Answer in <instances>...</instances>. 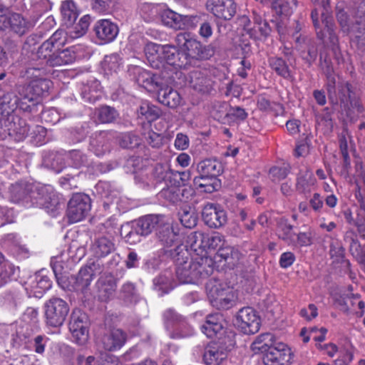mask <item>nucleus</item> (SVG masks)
Instances as JSON below:
<instances>
[{"label":"nucleus","instance_id":"obj_1","mask_svg":"<svg viewBox=\"0 0 365 365\" xmlns=\"http://www.w3.org/2000/svg\"><path fill=\"white\" fill-rule=\"evenodd\" d=\"M165 254L175 263V277L179 283H195L199 279L210 276L214 272L215 262L211 257L202 256L193 259L183 245L165 250Z\"/></svg>","mask_w":365,"mask_h":365},{"label":"nucleus","instance_id":"obj_2","mask_svg":"<svg viewBox=\"0 0 365 365\" xmlns=\"http://www.w3.org/2000/svg\"><path fill=\"white\" fill-rule=\"evenodd\" d=\"M175 41L185 53L189 68L197 66L199 61L210 59L215 53V47L212 44L203 46L200 41L192 38L187 32L178 34Z\"/></svg>","mask_w":365,"mask_h":365},{"label":"nucleus","instance_id":"obj_3","mask_svg":"<svg viewBox=\"0 0 365 365\" xmlns=\"http://www.w3.org/2000/svg\"><path fill=\"white\" fill-rule=\"evenodd\" d=\"M206 290L211 304L218 309H228L236 299L233 288L215 279H210L206 283Z\"/></svg>","mask_w":365,"mask_h":365},{"label":"nucleus","instance_id":"obj_4","mask_svg":"<svg viewBox=\"0 0 365 365\" xmlns=\"http://www.w3.org/2000/svg\"><path fill=\"white\" fill-rule=\"evenodd\" d=\"M233 336L229 334L216 341L209 343L204 349L202 361L205 365H220L227 358L235 346Z\"/></svg>","mask_w":365,"mask_h":365},{"label":"nucleus","instance_id":"obj_5","mask_svg":"<svg viewBox=\"0 0 365 365\" xmlns=\"http://www.w3.org/2000/svg\"><path fill=\"white\" fill-rule=\"evenodd\" d=\"M336 102L330 101L333 105L339 102L344 109H355L358 113H361L364 107L356 93L355 88L348 81H339L336 82Z\"/></svg>","mask_w":365,"mask_h":365},{"label":"nucleus","instance_id":"obj_6","mask_svg":"<svg viewBox=\"0 0 365 365\" xmlns=\"http://www.w3.org/2000/svg\"><path fill=\"white\" fill-rule=\"evenodd\" d=\"M44 309L46 324L52 327H61L69 312L68 303L58 297L48 299L44 304Z\"/></svg>","mask_w":365,"mask_h":365},{"label":"nucleus","instance_id":"obj_7","mask_svg":"<svg viewBox=\"0 0 365 365\" xmlns=\"http://www.w3.org/2000/svg\"><path fill=\"white\" fill-rule=\"evenodd\" d=\"M48 73L47 68L40 63H31L26 70V74L31 78L29 83L37 97L48 93L53 86L52 81L45 77Z\"/></svg>","mask_w":365,"mask_h":365},{"label":"nucleus","instance_id":"obj_8","mask_svg":"<svg viewBox=\"0 0 365 365\" xmlns=\"http://www.w3.org/2000/svg\"><path fill=\"white\" fill-rule=\"evenodd\" d=\"M41 185L26 182H16L9 188L10 199L15 203H21L25 207L35 206Z\"/></svg>","mask_w":365,"mask_h":365},{"label":"nucleus","instance_id":"obj_9","mask_svg":"<svg viewBox=\"0 0 365 365\" xmlns=\"http://www.w3.org/2000/svg\"><path fill=\"white\" fill-rule=\"evenodd\" d=\"M91 208V200L88 195L76 193L68 203L67 217L70 223H75L84 219Z\"/></svg>","mask_w":365,"mask_h":365},{"label":"nucleus","instance_id":"obj_10","mask_svg":"<svg viewBox=\"0 0 365 365\" xmlns=\"http://www.w3.org/2000/svg\"><path fill=\"white\" fill-rule=\"evenodd\" d=\"M69 330L73 341L79 346H84L89 337L87 315L79 310L73 311L69 322Z\"/></svg>","mask_w":365,"mask_h":365},{"label":"nucleus","instance_id":"obj_11","mask_svg":"<svg viewBox=\"0 0 365 365\" xmlns=\"http://www.w3.org/2000/svg\"><path fill=\"white\" fill-rule=\"evenodd\" d=\"M163 216L155 215H148L140 217L133 222L131 230L126 235L128 241L134 242L135 236H147L155 228H158Z\"/></svg>","mask_w":365,"mask_h":365},{"label":"nucleus","instance_id":"obj_12","mask_svg":"<svg viewBox=\"0 0 365 365\" xmlns=\"http://www.w3.org/2000/svg\"><path fill=\"white\" fill-rule=\"evenodd\" d=\"M293 353L291 349L284 343H275L263 355L264 365H289L292 363Z\"/></svg>","mask_w":365,"mask_h":365},{"label":"nucleus","instance_id":"obj_13","mask_svg":"<svg viewBox=\"0 0 365 365\" xmlns=\"http://www.w3.org/2000/svg\"><path fill=\"white\" fill-rule=\"evenodd\" d=\"M236 325L244 334H254L259 330L261 320L253 308L247 307L239 310Z\"/></svg>","mask_w":365,"mask_h":365},{"label":"nucleus","instance_id":"obj_14","mask_svg":"<svg viewBox=\"0 0 365 365\" xmlns=\"http://www.w3.org/2000/svg\"><path fill=\"white\" fill-rule=\"evenodd\" d=\"M101 272V264L96 262H88L82 267L77 275L71 276V280L73 283L72 289L76 291L84 292L91 284L93 277L96 273Z\"/></svg>","mask_w":365,"mask_h":365},{"label":"nucleus","instance_id":"obj_15","mask_svg":"<svg viewBox=\"0 0 365 365\" xmlns=\"http://www.w3.org/2000/svg\"><path fill=\"white\" fill-rule=\"evenodd\" d=\"M202 220L210 228L217 229L227 221V213L217 204L207 203L202 211Z\"/></svg>","mask_w":365,"mask_h":365},{"label":"nucleus","instance_id":"obj_16","mask_svg":"<svg viewBox=\"0 0 365 365\" xmlns=\"http://www.w3.org/2000/svg\"><path fill=\"white\" fill-rule=\"evenodd\" d=\"M183 51H180L177 47L166 44L163 45L162 60L164 61V66H172L175 68L189 69L188 61Z\"/></svg>","mask_w":365,"mask_h":365},{"label":"nucleus","instance_id":"obj_17","mask_svg":"<svg viewBox=\"0 0 365 365\" xmlns=\"http://www.w3.org/2000/svg\"><path fill=\"white\" fill-rule=\"evenodd\" d=\"M32 22L19 12L11 11L9 14V22L6 31L14 36L22 37L33 29Z\"/></svg>","mask_w":365,"mask_h":365},{"label":"nucleus","instance_id":"obj_18","mask_svg":"<svg viewBox=\"0 0 365 365\" xmlns=\"http://www.w3.org/2000/svg\"><path fill=\"white\" fill-rule=\"evenodd\" d=\"M206 6L215 16L224 20L232 19L237 11V4L233 0H208Z\"/></svg>","mask_w":365,"mask_h":365},{"label":"nucleus","instance_id":"obj_19","mask_svg":"<svg viewBox=\"0 0 365 365\" xmlns=\"http://www.w3.org/2000/svg\"><path fill=\"white\" fill-rule=\"evenodd\" d=\"M38 193L35 205L44 208L47 212L55 215L60 207V201L58 195L53 192L52 187L41 185Z\"/></svg>","mask_w":365,"mask_h":365},{"label":"nucleus","instance_id":"obj_20","mask_svg":"<svg viewBox=\"0 0 365 365\" xmlns=\"http://www.w3.org/2000/svg\"><path fill=\"white\" fill-rule=\"evenodd\" d=\"M127 341V334L120 329H113L105 333L100 344L105 351H115L121 349Z\"/></svg>","mask_w":365,"mask_h":365},{"label":"nucleus","instance_id":"obj_21","mask_svg":"<svg viewBox=\"0 0 365 365\" xmlns=\"http://www.w3.org/2000/svg\"><path fill=\"white\" fill-rule=\"evenodd\" d=\"M93 31L96 36L102 43H107L113 41L117 36L119 29L116 24L108 19H101L98 21Z\"/></svg>","mask_w":365,"mask_h":365},{"label":"nucleus","instance_id":"obj_22","mask_svg":"<svg viewBox=\"0 0 365 365\" xmlns=\"http://www.w3.org/2000/svg\"><path fill=\"white\" fill-rule=\"evenodd\" d=\"M190 86L196 91L202 93H208L211 91L212 81L207 70H194L190 72Z\"/></svg>","mask_w":365,"mask_h":365},{"label":"nucleus","instance_id":"obj_23","mask_svg":"<svg viewBox=\"0 0 365 365\" xmlns=\"http://www.w3.org/2000/svg\"><path fill=\"white\" fill-rule=\"evenodd\" d=\"M159 102L170 108H176L181 105L182 97L177 90L168 86L164 81L156 90Z\"/></svg>","mask_w":365,"mask_h":365},{"label":"nucleus","instance_id":"obj_24","mask_svg":"<svg viewBox=\"0 0 365 365\" xmlns=\"http://www.w3.org/2000/svg\"><path fill=\"white\" fill-rule=\"evenodd\" d=\"M115 250V246L113 240L106 236L95 237L90 247L92 255L98 259L109 255Z\"/></svg>","mask_w":365,"mask_h":365},{"label":"nucleus","instance_id":"obj_25","mask_svg":"<svg viewBox=\"0 0 365 365\" xmlns=\"http://www.w3.org/2000/svg\"><path fill=\"white\" fill-rule=\"evenodd\" d=\"M156 236L158 241L165 247H170L178 245V232L177 229L169 223L161 222L157 229Z\"/></svg>","mask_w":365,"mask_h":365},{"label":"nucleus","instance_id":"obj_26","mask_svg":"<svg viewBox=\"0 0 365 365\" xmlns=\"http://www.w3.org/2000/svg\"><path fill=\"white\" fill-rule=\"evenodd\" d=\"M135 73L136 83L148 90L156 91L163 81V79L160 78L157 75L152 74L141 68H136Z\"/></svg>","mask_w":365,"mask_h":365},{"label":"nucleus","instance_id":"obj_27","mask_svg":"<svg viewBox=\"0 0 365 365\" xmlns=\"http://www.w3.org/2000/svg\"><path fill=\"white\" fill-rule=\"evenodd\" d=\"M177 284V281L173 277V271L169 269H165L153 279L154 289L160 292L161 295L173 289Z\"/></svg>","mask_w":365,"mask_h":365},{"label":"nucleus","instance_id":"obj_28","mask_svg":"<svg viewBox=\"0 0 365 365\" xmlns=\"http://www.w3.org/2000/svg\"><path fill=\"white\" fill-rule=\"evenodd\" d=\"M353 31L360 44L365 46V0H361L356 7Z\"/></svg>","mask_w":365,"mask_h":365},{"label":"nucleus","instance_id":"obj_29","mask_svg":"<svg viewBox=\"0 0 365 365\" xmlns=\"http://www.w3.org/2000/svg\"><path fill=\"white\" fill-rule=\"evenodd\" d=\"M90 150L97 156H101L110 150L108 133L104 130L94 133L90 139Z\"/></svg>","mask_w":365,"mask_h":365},{"label":"nucleus","instance_id":"obj_30","mask_svg":"<svg viewBox=\"0 0 365 365\" xmlns=\"http://www.w3.org/2000/svg\"><path fill=\"white\" fill-rule=\"evenodd\" d=\"M222 322V315L219 313L209 314L202 325L201 330L208 338H212L223 331Z\"/></svg>","mask_w":365,"mask_h":365},{"label":"nucleus","instance_id":"obj_31","mask_svg":"<svg viewBox=\"0 0 365 365\" xmlns=\"http://www.w3.org/2000/svg\"><path fill=\"white\" fill-rule=\"evenodd\" d=\"M345 240L349 243V252L361 269L365 272V250L362 248L354 232H346Z\"/></svg>","mask_w":365,"mask_h":365},{"label":"nucleus","instance_id":"obj_32","mask_svg":"<svg viewBox=\"0 0 365 365\" xmlns=\"http://www.w3.org/2000/svg\"><path fill=\"white\" fill-rule=\"evenodd\" d=\"M116 280L110 275L102 276L97 282L98 295L101 301L110 299L116 290Z\"/></svg>","mask_w":365,"mask_h":365},{"label":"nucleus","instance_id":"obj_33","mask_svg":"<svg viewBox=\"0 0 365 365\" xmlns=\"http://www.w3.org/2000/svg\"><path fill=\"white\" fill-rule=\"evenodd\" d=\"M163 46L153 42L146 43L144 47V52L150 66L155 69H161L164 66V61L162 60Z\"/></svg>","mask_w":365,"mask_h":365},{"label":"nucleus","instance_id":"obj_34","mask_svg":"<svg viewBox=\"0 0 365 365\" xmlns=\"http://www.w3.org/2000/svg\"><path fill=\"white\" fill-rule=\"evenodd\" d=\"M320 66L327 76L326 90L329 101L336 102V78L333 75L334 69L329 60L320 59Z\"/></svg>","mask_w":365,"mask_h":365},{"label":"nucleus","instance_id":"obj_35","mask_svg":"<svg viewBox=\"0 0 365 365\" xmlns=\"http://www.w3.org/2000/svg\"><path fill=\"white\" fill-rule=\"evenodd\" d=\"M336 15L342 31L350 35L352 43H355L359 48L362 50L364 49L365 46H361L358 41V38L354 35L353 31L354 22L353 24H350L349 16L347 12L343 9H340L339 6H337Z\"/></svg>","mask_w":365,"mask_h":365},{"label":"nucleus","instance_id":"obj_36","mask_svg":"<svg viewBox=\"0 0 365 365\" xmlns=\"http://www.w3.org/2000/svg\"><path fill=\"white\" fill-rule=\"evenodd\" d=\"M197 170L200 175L217 178L222 172V165L216 159L207 158L197 163Z\"/></svg>","mask_w":365,"mask_h":365},{"label":"nucleus","instance_id":"obj_37","mask_svg":"<svg viewBox=\"0 0 365 365\" xmlns=\"http://www.w3.org/2000/svg\"><path fill=\"white\" fill-rule=\"evenodd\" d=\"M76 58V53L69 49H63L61 48L56 49L51 58L47 61V66L55 67L61 66L72 63Z\"/></svg>","mask_w":365,"mask_h":365},{"label":"nucleus","instance_id":"obj_38","mask_svg":"<svg viewBox=\"0 0 365 365\" xmlns=\"http://www.w3.org/2000/svg\"><path fill=\"white\" fill-rule=\"evenodd\" d=\"M196 188L200 192L212 193L221 187V182L217 178L209 176H197L193 180Z\"/></svg>","mask_w":365,"mask_h":365},{"label":"nucleus","instance_id":"obj_39","mask_svg":"<svg viewBox=\"0 0 365 365\" xmlns=\"http://www.w3.org/2000/svg\"><path fill=\"white\" fill-rule=\"evenodd\" d=\"M28 286L26 289H29L34 297H41L51 287V282L47 276L38 274L30 279Z\"/></svg>","mask_w":365,"mask_h":365},{"label":"nucleus","instance_id":"obj_40","mask_svg":"<svg viewBox=\"0 0 365 365\" xmlns=\"http://www.w3.org/2000/svg\"><path fill=\"white\" fill-rule=\"evenodd\" d=\"M61 13L63 24L66 27L73 26L78 16L77 8L72 0H66L62 2Z\"/></svg>","mask_w":365,"mask_h":365},{"label":"nucleus","instance_id":"obj_41","mask_svg":"<svg viewBox=\"0 0 365 365\" xmlns=\"http://www.w3.org/2000/svg\"><path fill=\"white\" fill-rule=\"evenodd\" d=\"M293 228V225L289 223L287 219L280 218L277 222V232L279 239L284 241L288 245L293 244L296 235Z\"/></svg>","mask_w":365,"mask_h":365},{"label":"nucleus","instance_id":"obj_42","mask_svg":"<svg viewBox=\"0 0 365 365\" xmlns=\"http://www.w3.org/2000/svg\"><path fill=\"white\" fill-rule=\"evenodd\" d=\"M151 175L156 184L165 182V185H168L172 182L173 171L168 165L158 163L153 167Z\"/></svg>","mask_w":365,"mask_h":365},{"label":"nucleus","instance_id":"obj_43","mask_svg":"<svg viewBox=\"0 0 365 365\" xmlns=\"http://www.w3.org/2000/svg\"><path fill=\"white\" fill-rule=\"evenodd\" d=\"M29 132L30 126L23 120L18 119L17 122L9 123V135L16 141H21L25 139Z\"/></svg>","mask_w":365,"mask_h":365},{"label":"nucleus","instance_id":"obj_44","mask_svg":"<svg viewBox=\"0 0 365 365\" xmlns=\"http://www.w3.org/2000/svg\"><path fill=\"white\" fill-rule=\"evenodd\" d=\"M185 18L170 9L164 11L161 14L163 24L175 30L184 29L185 26Z\"/></svg>","mask_w":365,"mask_h":365},{"label":"nucleus","instance_id":"obj_45","mask_svg":"<svg viewBox=\"0 0 365 365\" xmlns=\"http://www.w3.org/2000/svg\"><path fill=\"white\" fill-rule=\"evenodd\" d=\"M56 49V48H54L47 40L45 41L36 53H31V59L29 64L36 63L34 61L39 60L42 61V64L45 63L47 66V61L51 58Z\"/></svg>","mask_w":365,"mask_h":365},{"label":"nucleus","instance_id":"obj_46","mask_svg":"<svg viewBox=\"0 0 365 365\" xmlns=\"http://www.w3.org/2000/svg\"><path fill=\"white\" fill-rule=\"evenodd\" d=\"M322 23L325 25L324 31H317V36L319 39L325 41L327 35L329 36V42L335 45L338 42V38L336 35L334 29V25L332 24V18L327 14H322Z\"/></svg>","mask_w":365,"mask_h":365},{"label":"nucleus","instance_id":"obj_47","mask_svg":"<svg viewBox=\"0 0 365 365\" xmlns=\"http://www.w3.org/2000/svg\"><path fill=\"white\" fill-rule=\"evenodd\" d=\"M269 67L278 76L289 79L292 77L291 71L287 62L281 57L272 56L268 59Z\"/></svg>","mask_w":365,"mask_h":365},{"label":"nucleus","instance_id":"obj_48","mask_svg":"<svg viewBox=\"0 0 365 365\" xmlns=\"http://www.w3.org/2000/svg\"><path fill=\"white\" fill-rule=\"evenodd\" d=\"M216 257L223 259L229 267H234L240 260V253L232 247L223 245L218 249Z\"/></svg>","mask_w":365,"mask_h":365},{"label":"nucleus","instance_id":"obj_49","mask_svg":"<svg viewBox=\"0 0 365 365\" xmlns=\"http://www.w3.org/2000/svg\"><path fill=\"white\" fill-rule=\"evenodd\" d=\"M19 99L12 92L5 93L0 99V110L2 115H9L18 108Z\"/></svg>","mask_w":365,"mask_h":365},{"label":"nucleus","instance_id":"obj_50","mask_svg":"<svg viewBox=\"0 0 365 365\" xmlns=\"http://www.w3.org/2000/svg\"><path fill=\"white\" fill-rule=\"evenodd\" d=\"M138 117L144 118L151 123L157 120L161 115V110L158 107L145 101L143 102L138 109Z\"/></svg>","mask_w":365,"mask_h":365},{"label":"nucleus","instance_id":"obj_51","mask_svg":"<svg viewBox=\"0 0 365 365\" xmlns=\"http://www.w3.org/2000/svg\"><path fill=\"white\" fill-rule=\"evenodd\" d=\"M297 0H273L271 9L279 16H289L297 6Z\"/></svg>","mask_w":365,"mask_h":365},{"label":"nucleus","instance_id":"obj_52","mask_svg":"<svg viewBox=\"0 0 365 365\" xmlns=\"http://www.w3.org/2000/svg\"><path fill=\"white\" fill-rule=\"evenodd\" d=\"M95 115L99 123H110L116 120L118 116V113L113 107L103 106L96 108Z\"/></svg>","mask_w":365,"mask_h":365},{"label":"nucleus","instance_id":"obj_53","mask_svg":"<svg viewBox=\"0 0 365 365\" xmlns=\"http://www.w3.org/2000/svg\"><path fill=\"white\" fill-rule=\"evenodd\" d=\"M275 344L274 336L270 333L259 335L252 344L254 351L257 350L263 355Z\"/></svg>","mask_w":365,"mask_h":365},{"label":"nucleus","instance_id":"obj_54","mask_svg":"<svg viewBox=\"0 0 365 365\" xmlns=\"http://www.w3.org/2000/svg\"><path fill=\"white\" fill-rule=\"evenodd\" d=\"M315 181L316 179L311 171L300 172L297 179L296 188L298 192L305 193L309 191Z\"/></svg>","mask_w":365,"mask_h":365},{"label":"nucleus","instance_id":"obj_55","mask_svg":"<svg viewBox=\"0 0 365 365\" xmlns=\"http://www.w3.org/2000/svg\"><path fill=\"white\" fill-rule=\"evenodd\" d=\"M197 236L199 238H201L202 242H204L203 250H215L217 248H220V247H222L224 245V237L219 232H214L211 235H197Z\"/></svg>","mask_w":365,"mask_h":365},{"label":"nucleus","instance_id":"obj_56","mask_svg":"<svg viewBox=\"0 0 365 365\" xmlns=\"http://www.w3.org/2000/svg\"><path fill=\"white\" fill-rule=\"evenodd\" d=\"M229 105L225 101H215L210 110L212 116L219 122L227 123Z\"/></svg>","mask_w":365,"mask_h":365},{"label":"nucleus","instance_id":"obj_57","mask_svg":"<svg viewBox=\"0 0 365 365\" xmlns=\"http://www.w3.org/2000/svg\"><path fill=\"white\" fill-rule=\"evenodd\" d=\"M166 186L158 193L159 197L173 204L180 202L179 186L172 183H168Z\"/></svg>","mask_w":365,"mask_h":365},{"label":"nucleus","instance_id":"obj_58","mask_svg":"<svg viewBox=\"0 0 365 365\" xmlns=\"http://www.w3.org/2000/svg\"><path fill=\"white\" fill-rule=\"evenodd\" d=\"M120 59L118 54L113 53L106 56L102 63V68L105 75L112 76L116 73L120 68Z\"/></svg>","mask_w":365,"mask_h":365},{"label":"nucleus","instance_id":"obj_59","mask_svg":"<svg viewBox=\"0 0 365 365\" xmlns=\"http://www.w3.org/2000/svg\"><path fill=\"white\" fill-rule=\"evenodd\" d=\"M117 140L119 145L126 149H134L141 143L139 136L133 133H120L117 137Z\"/></svg>","mask_w":365,"mask_h":365},{"label":"nucleus","instance_id":"obj_60","mask_svg":"<svg viewBox=\"0 0 365 365\" xmlns=\"http://www.w3.org/2000/svg\"><path fill=\"white\" fill-rule=\"evenodd\" d=\"M185 318L171 308L166 309L163 314V322L167 329L175 327Z\"/></svg>","mask_w":365,"mask_h":365},{"label":"nucleus","instance_id":"obj_61","mask_svg":"<svg viewBox=\"0 0 365 365\" xmlns=\"http://www.w3.org/2000/svg\"><path fill=\"white\" fill-rule=\"evenodd\" d=\"M89 24L90 16L88 15L83 16L80 19L78 24L68 31L69 37L74 39L83 36L86 34Z\"/></svg>","mask_w":365,"mask_h":365},{"label":"nucleus","instance_id":"obj_62","mask_svg":"<svg viewBox=\"0 0 365 365\" xmlns=\"http://www.w3.org/2000/svg\"><path fill=\"white\" fill-rule=\"evenodd\" d=\"M100 83L98 81H93L92 84L83 86L82 97L89 102H94L101 97Z\"/></svg>","mask_w":365,"mask_h":365},{"label":"nucleus","instance_id":"obj_63","mask_svg":"<svg viewBox=\"0 0 365 365\" xmlns=\"http://www.w3.org/2000/svg\"><path fill=\"white\" fill-rule=\"evenodd\" d=\"M194 334V329L185 318L174 329L172 337L175 339L186 338Z\"/></svg>","mask_w":365,"mask_h":365},{"label":"nucleus","instance_id":"obj_64","mask_svg":"<svg viewBox=\"0 0 365 365\" xmlns=\"http://www.w3.org/2000/svg\"><path fill=\"white\" fill-rule=\"evenodd\" d=\"M49 342L50 339L46 335L39 334L35 336L31 340V346L36 354L42 355Z\"/></svg>","mask_w":365,"mask_h":365}]
</instances>
